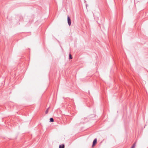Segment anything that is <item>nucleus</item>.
Listing matches in <instances>:
<instances>
[{"label": "nucleus", "mask_w": 148, "mask_h": 148, "mask_svg": "<svg viewBox=\"0 0 148 148\" xmlns=\"http://www.w3.org/2000/svg\"><path fill=\"white\" fill-rule=\"evenodd\" d=\"M67 22L69 26H70L71 24V20L69 16H67Z\"/></svg>", "instance_id": "1"}, {"label": "nucleus", "mask_w": 148, "mask_h": 148, "mask_svg": "<svg viewBox=\"0 0 148 148\" xmlns=\"http://www.w3.org/2000/svg\"><path fill=\"white\" fill-rule=\"evenodd\" d=\"M97 143V138H96L94 139L93 141L92 144V147H93Z\"/></svg>", "instance_id": "2"}, {"label": "nucleus", "mask_w": 148, "mask_h": 148, "mask_svg": "<svg viewBox=\"0 0 148 148\" xmlns=\"http://www.w3.org/2000/svg\"><path fill=\"white\" fill-rule=\"evenodd\" d=\"M64 145L63 144L59 145V148H64Z\"/></svg>", "instance_id": "3"}, {"label": "nucleus", "mask_w": 148, "mask_h": 148, "mask_svg": "<svg viewBox=\"0 0 148 148\" xmlns=\"http://www.w3.org/2000/svg\"><path fill=\"white\" fill-rule=\"evenodd\" d=\"M50 122H53L54 121V119L53 118H51L50 119Z\"/></svg>", "instance_id": "4"}, {"label": "nucleus", "mask_w": 148, "mask_h": 148, "mask_svg": "<svg viewBox=\"0 0 148 148\" xmlns=\"http://www.w3.org/2000/svg\"><path fill=\"white\" fill-rule=\"evenodd\" d=\"M73 58L72 55L71 54H69V59H71Z\"/></svg>", "instance_id": "5"}, {"label": "nucleus", "mask_w": 148, "mask_h": 148, "mask_svg": "<svg viewBox=\"0 0 148 148\" xmlns=\"http://www.w3.org/2000/svg\"><path fill=\"white\" fill-rule=\"evenodd\" d=\"M136 144V142H134V143L132 146V147L131 148H134L135 147V146Z\"/></svg>", "instance_id": "6"}, {"label": "nucleus", "mask_w": 148, "mask_h": 148, "mask_svg": "<svg viewBox=\"0 0 148 148\" xmlns=\"http://www.w3.org/2000/svg\"><path fill=\"white\" fill-rule=\"evenodd\" d=\"M49 107L47 109V110H46V111H45V114H47L48 113V110L49 109Z\"/></svg>", "instance_id": "7"}]
</instances>
